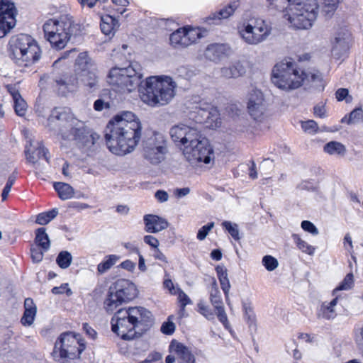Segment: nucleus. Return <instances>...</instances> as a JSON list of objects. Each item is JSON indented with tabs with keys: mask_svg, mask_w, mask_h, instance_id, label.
Masks as SVG:
<instances>
[{
	"mask_svg": "<svg viewBox=\"0 0 363 363\" xmlns=\"http://www.w3.org/2000/svg\"><path fill=\"white\" fill-rule=\"evenodd\" d=\"M25 152L27 160L33 164H36L38 161L43 157L48 163L49 162V158L47 156L48 150L41 144H39L38 147L32 152H30V150L26 147Z\"/></svg>",
	"mask_w": 363,
	"mask_h": 363,
	"instance_id": "obj_27",
	"label": "nucleus"
},
{
	"mask_svg": "<svg viewBox=\"0 0 363 363\" xmlns=\"http://www.w3.org/2000/svg\"><path fill=\"white\" fill-rule=\"evenodd\" d=\"M145 230L147 233H157L167 228V220L154 214H146L143 216Z\"/></svg>",
	"mask_w": 363,
	"mask_h": 363,
	"instance_id": "obj_20",
	"label": "nucleus"
},
{
	"mask_svg": "<svg viewBox=\"0 0 363 363\" xmlns=\"http://www.w3.org/2000/svg\"><path fill=\"white\" fill-rule=\"evenodd\" d=\"M316 0H301L289 8L288 21L297 29H308L316 19Z\"/></svg>",
	"mask_w": 363,
	"mask_h": 363,
	"instance_id": "obj_12",
	"label": "nucleus"
},
{
	"mask_svg": "<svg viewBox=\"0 0 363 363\" xmlns=\"http://www.w3.org/2000/svg\"><path fill=\"white\" fill-rule=\"evenodd\" d=\"M35 242L37 245L36 247L42 248L43 251H48L50 249V241L45 228H40L36 230Z\"/></svg>",
	"mask_w": 363,
	"mask_h": 363,
	"instance_id": "obj_29",
	"label": "nucleus"
},
{
	"mask_svg": "<svg viewBox=\"0 0 363 363\" xmlns=\"http://www.w3.org/2000/svg\"><path fill=\"white\" fill-rule=\"evenodd\" d=\"M344 247L350 252L352 250V240L350 235L347 233L344 238Z\"/></svg>",
	"mask_w": 363,
	"mask_h": 363,
	"instance_id": "obj_61",
	"label": "nucleus"
},
{
	"mask_svg": "<svg viewBox=\"0 0 363 363\" xmlns=\"http://www.w3.org/2000/svg\"><path fill=\"white\" fill-rule=\"evenodd\" d=\"M340 298L339 296H336L330 302L328 303H323L321 306L322 310V315L324 318L330 320L333 319L336 317L337 313L335 309L338 300Z\"/></svg>",
	"mask_w": 363,
	"mask_h": 363,
	"instance_id": "obj_32",
	"label": "nucleus"
},
{
	"mask_svg": "<svg viewBox=\"0 0 363 363\" xmlns=\"http://www.w3.org/2000/svg\"><path fill=\"white\" fill-rule=\"evenodd\" d=\"M110 108L108 102L104 101L103 99H99L95 101L94 104V108L96 111H101L104 109H108Z\"/></svg>",
	"mask_w": 363,
	"mask_h": 363,
	"instance_id": "obj_55",
	"label": "nucleus"
},
{
	"mask_svg": "<svg viewBox=\"0 0 363 363\" xmlns=\"http://www.w3.org/2000/svg\"><path fill=\"white\" fill-rule=\"evenodd\" d=\"M75 76L54 74L52 79L60 89L70 91L78 84L89 89H95L98 85V77L95 72V64L86 52L79 54L75 63Z\"/></svg>",
	"mask_w": 363,
	"mask_h": 363,
	"instance_id": "obj_5",
	"label": "nucleus"
},
{
	"mask_svg": "<svg viewBox=\"0 0 363 363\" xmlns=\"http://www.w3.org/2000/svg\"><path fill=\"white\" fill-rule=\"evenodd\" d=\"M222 225L226 230H228L232 238H233L235 240H240V238L239 235L238 226L236 223H232L230 221H224L223 222Z\"/></svg>",
	"mask_w": 363,
	"mask_h": 363,
	"instance_id": "obj_44",
	"label": "nucleus"
},
{
	"mask_svg": "<svg viewBox=\"0 0 363 363\" xmlns=\"http://www.w3.org/2000/svg\"><path fill=\"white\" fill-rule=\"evenodd\" d=\"M50 124L56 123L63 139L73 140L84 146L94 145L99 135L86 130L84 123L74 117L69 108H55L49 118Z\"/></svg>",
	"mask_w": 363,
	"mask_h": 363,
	"instance_id": "obj_4",
	"label": "nucleus"
},
{
	"mask_svg": "<svg viewBox=\"0 0 363 363\" xmlns=\"http://www.w3.org/2000/svg\"><path fill=\"white\" fill-rule=\"evenodd\" d=\"M143 240L145 243L150 245L152 248L155 249L159 247L160 242L159 240L152 235H145L144 236Z\"/></svg>",
	"mask_w": 363,
	"mask_h": 363,
	"instance_id": "obj_56",
	"label": "nucleus"
},
{
	"mask_svg": "<svg viewBox=\"0 0 363 363\" xmlns=\"http://www.w3.org/2000/svg\"><path fill=\"white\" fill-rule=\"evenodd\" d=\"M239 6V0H232L218 12L211 13L207 18L206 21L208 22V23H211V21H220L222 19H226L233 16Z\"/></svg>",
	"mask_w": 363,
	"mask_h": 363,
	"instance_id": "obj_21",
	"label": "nucleus"
},
{
	"mask_svg": "<svg viewBox=\"0 0 363 363\" xmlns=\"http://www.w3.org/2000/svg\"><path fill=\"white\" fill-rule=\"evenodd\" d=\"M250 116L256 121L261 122L265 118L266 106L264 103L259 105L247 106Z\"/></svg>",
	"mask_w": 363,
	"mask_h": 363,
	"instance_id": "obj_33",
	"label": "nucleus"
},
{
	"mask_svg": "<svg viewBox=\"0 0 363 363\" xmlns=\"http://www.w3.org/2000/svg\"><path fill=\"white\" fill-rule=\"evenodd\" d=\"M246 72V67L243 62H235L230 67H223L220 70L221 75L225 78H237Z\"/></svg>",
	"mask_w": 363,
	"mask_h": 363,
	"instance_id": "obj_25",
	"label": "nucleus"
},
{
	"mask_svg": "<svg viewBox=\"0 0 363 363\" xmlns=\"http://www.w3.org/2000/svg\"><path fill=\"white\" fill-rule=\"evenodd\" d=\"M185 28H179L170 35L169 40L174 47H186L184 44Z\"/></svg>",
	"mask_w": 363,
	"mask_h": 363,
	"instance_id": "obj_40",
	"label": "nucleus"
},
{
	"mask_svg": "<svg viewBox=\"0 0 363 363\" xmlns=\"http://www.w3.org/2000/svg\"><path fill=\"white\" fill-rule=\"evenodd\" d=\"M72 256L66 250L61 251L57 258L56 262L61 269H67L72 264Z\"/></svg>",
	"mask_w": 363,
	"mask_h": 363,
	"instance_id": "obj_41",
	"label": "nucleus"
},
{
	"mask_svg": "<svg viewBox=\"0 0 363 363\" xmlns=\"http://www.w3.org/2000/svg\"><path fill=\"white\" fill-rule=\"evenodd\" d=\"M170 352H173L185 363H195V357L184 344L172 340L169 345Z\"/></svg>",
	"mask_w": 363,
	"mask_h": 363,
	"instance_id": "obj_22",
	"label": "nucleus"
},
{
	"mask_svg": "<svg viewBox=\"0 0 363 363\" xmlns=\"http://www.w3.org/2000/svg\"><path fill=\"white\" fill-rule=\"evenodd\" d=\"M174 330V323L171 321L164 322L161 326V332L165 335H172Z\"/></svg>",
	"mask_w": 363,
	"mask_h": 363,
	"instance_id": "obj_54",
	"label": "nucleus"
},
{
	"mask_svg": "<svg viewBox=\"0 0 363 363\" xmlns=\"http://www.w3.org/2000/svg\"><path fill=\"white\" fill-rule=\"evenodd\" d=\"M210 301L216 311L218 320L225 328H228V317L225 311L223 303L220 296V292L215 279L213 280L210 290Z\"/></svg>",
	"mask_w": 363,
	"mask_h": 363,
	"instance_id": "obj_19",
	"label": "nucleus"
},
{
	"mask_svg": "<svg viewBox=\"0 0 363 363\" xmlns=\"http://www.w3.org/2000/svg\"><path fill=\"white\" fill-rule=\"evenodd\" d=\"M363 118V110L358 107L352 111L349 115L345 116L341 119V123L347 124H354L359 123Z\"/></svg>",
	"mask_w": 363,
	"mask_h": 363,
	"instance_id": "obj_36",
	"label": "nucleus"
},
{
	"mask_svg": "<svg viewBox=\"0 0 363 363\" xmlns=\"http://www.w3.org/2000/svg\"><path fill=\"white\" fill-rule=\"evenodd\" d=\"M120 266L122 269H124L129 272H133L135 268V263L132 262L131 260L127 259L121 262Z\"/></svg>",
	"mask_w": 363,
	"mask_h": 363,
	"instance_id": "obj_59",
	"label": "nucleus"
},
{
	"mask_svg": "<svg viewBox=\"0 0 363 363\" xmlns=\"http://www.w3.org/2000/svg\"><path fill=\"white\" fill-rule=\"evenodd\" d=\"M244 310L245 318L250 324H252L255 320V315L252 309L250 306L245 305Z\"/></svg>",
	"mask_w": 363,
	"mask_h": 363,
	"instance_id": "obj_57",
	"label": "nucleus"
},
{
	"mask_svg": "<svg viewBox=\"0 0 363 363\" xmlns=\"http://www.w3.org/2000/svg\"><path fill=\"white\" fill-rule=\"evenodd\" d=\"M219 281L220 284L221 289L225 294L226 301L228 302V295L230 289V284L228 277L220 279ZM228 304H229V303H228Z\"/></svg>",
	"mask_w": 363,
	"mask_h": 363,
	"instance_id": "obj_53",
	"label": "nucleus"
},
{
	"mask_svg": "<svg viewBox=\"0 0 363 363\" xmlns=\"http://www.w3.org/2000/svg\"><path fill=\"white\" fill-rule=\"evenodd\" d=\"M271 30V27L264 20L255 19L244 23L239 28V33L247 44L256 45L267 40Z\"/></svg>",
	"mask_w": 363,
	"mask_h": 363,
	"instance_id": "obj_15",
	"label": "nucleus"
},
{
	"mask_svg": "<svg viewBox=\"0 0 363 363\" xmlns=\"http://www.w3.org/2000/svg\"><path fill=\"white\" fill-rule=\"evenodd\" d=\"M135 285L130 281L120 279L113 283L108 289L104 305L108 313H113L123 303L128 302L137 296Z\"/></svg>",
	"mask_w": 363,
	"mask_h": 363,
	"instance_id": "obj_11",
	"label": "nucleus"
},
{
	"mask_svg": "<svg viewBox=\"0 0 363 363\" xmlns=\"http://www.w3.org/2000/svg\"><path fill=\"white\" fill-rule=\"evenodd\" d=\"M167 152L165 137L160 133H154L147 137L143 143V155L152 164L162 162Z\"/></svg>",
	"mask_w": 363,
	"mask_h": 363,
	"instance_id": "obj_14",
	"label": "nucleus"
},
{
	"mask_svg": "<svg viewBox=\"0 0 363 363\" xmlns=\"http://www.w3.org/2000/svg\"><path fill=\"white\" fill-rule=\"evenodd\" d=\"M340 0H320L319 9H321V13L325 20L331 19L337 11Z\"/></svg>",
	"mask_w": 363,
	"mask_h": 363,
	"instance_id": "obj_26",
	"label": "nucleus"
},
{
	"mask_svg": "<svg viewBox=\"0 0 363 363\" xmlns=\"http://www.w3.org/2000/svg\"><path fill=\"white\" fill-rule=\"evenodd\" d=\"M354 286V276L352 273L347 274L344 279L339 284V285L333 290V295L338 296L337 294L340 291L350 290Z\"/></svg>",
	"mask_w": 363,
	"mask_h": 363,
	"instance_id": "obj_39",
	"label": "nucleus"
},
{
	"mask_svg": "<svg viewBox=\"0 0 363 363\" xmlns=\"http://www.w3.org/2000/svg\"><path fill=\"white\" fill-rule=\"evenodd\" d=\"M292 238L298 249H300L302 252L308 255H312L314 253L315 247L308 245V243L301 240L298 234H293Z\"/></svg>",
	"mask_w": 363,
	"mask_h": 363,
	"instance_id": "obj_43",
	"label": "nucleus"
},
{
	"mask_svg": "<svg viewBox=\"0 0 363 363\" xmlns=\"http://www.w3.org/2000/svg\"><path fill=\"white\" fill-rule=\"evenodd\" d=\"M53 187L62 200H67L74 196V190L69 184L55 182Z\"/></svg>",
	"mask_w": 363,
	"mask_h": 363,
	"instance_id": "obj_28",
	"label": "nucleus"
},
{
	"mask_svg": "<svg viewBox=\"0 0 363 363\" xmlns=\"http://www.w3.org/2000/svg\"><path fill=\"white\" fill-rule=\"evenodd\" d=\"M120 259V257L116 255H110L105 257V259L98 264L97 272L100 274H103L109 270Z\"/></svg>",
	"mask_w": 363,
	"mask_h": 363,
	"instance_id": "obj_34",
	"label": "nucleus"
},
{
	"mask_svg": "<svg viewBox=\"0 0 363 363\" xmlns=\"http://www.w3.org/2000/svg\"><path fill=\"white\" fill-rule=\"evenodd\" d=\"M45 37L52 48L62 50L72 37L81 35L82 26L69 14H62L48 20L43 25Z\"/></svg>",
	"mask_w": 363,
	"mask_h": 363,
	"instance_id": "obj_6",
	"label": "nucleus"
},
{
	"mask_svg": "<svg viewBox=\"0 0 363 363\" xmlns=\"http://www.w3.org/2000/svg\"><path fill=\"white\" fill-rule=\"evenodd\" d=\"M40 56V49L30 35L21 34L11 40L10 57L18 66H30Z\"/></svg>",
	"mask_w": 363,
	"mask_h": 363,
	"instance_id": "obj_10",
	"label": "nucleus"
},
{
	"mask_svg": "<svg viewBox=\"0 0 363 363\" xmlns=\"http://www.w3.org/2000/svg\"><path fill=\"white\" fill-rule=\"evenodd\" d=\"M351 45L350 34L346 30L335 33L331 40V55L337 60H344L348 55Z\"/></svg>",
	"mask_w": 363,
	"mask_h": 363,
	"instance_id": "obj_17",
	"label": "nucleus"
},
{
	"mask_svg": "<svg viewBox=\"0 0 363 363\" xmlns=\"http://www.w3.org/2000/svg\"><path fill=\"white\" fill-rule=\"evenodd\" d=\"M140 71V66L136 62L125 68L114 67L109 72L108 82L116 92L129 94L143 86Z\"/></svg>",
	"mask_w": 363,
	"mask_h": 363,
	"instance_id": "obj_8",
	"label": "nucleus"
},
{
	"mask_svg": "<svg viewBox=\"0 0 363 363\" xmlns=\"http://www.w3.org/2000/svg\"><path fill=\"white\" fill-rule=\"evenodd\" d=\"M262 262L268 271L274 270L279 265L277 259L271 255H266L263 257Z\"/></svg>",
	"mask_w": 363,
	"mask_h": 363,
	"instance_id": "obj_46",
	"label": "nucleus"
},
{
	"mask_svg": "<svg viewBox=\"0 0 363 363\" xmlns=\"http://www.w3.org/2000/svg\"><path fill=\"white\" fill-rule=\"evenodd\" d=\"M52 293L55 295L66 293L68 296H70L72 294V291L69 288L68 284H62L60 286H55L52 288Z\"/></svg>",
	"mask_w": 363,
	"mask_h": 363,
	"instance_id": "obj_51",
	"label": "nucleus"
},
{
	"mask_svg": "<svg viewBox=\"0 0 363 363\" xmlns=\"http://www.w3.org/2000/svg\"><path fill=\"white\" fill-rule=\"evenodd\" d=\"M155 198L160 202H164L168 200L169 196L166 191L158 190L155 193Z\"/></svg>",
	"mask_w": 363,
	"mask_h": 363,
	"instance_id": "obj_62",
	"label": "nucleus"
},
{
	"mask_svg": "<svg viewBox=\"0 0 363 363\" xmlns=\"http://www.w3.org/2000/svg\"><path fill=\"white\" fill-rule=\"evenodd\" d=\"M301 226L304 231L310 233L313 235H315L318 233L315 225L308 220L302 221Z\"/></svg>",
	"mask_w": 363,
	"mask_h": 363,
	"instance_id": "obj_52",
	"label": "nucleus"
},
{
	"mask_svg": "<svg viewBox=\"0 0 363 363\" xmlns=\"http://www.w3.org/2000/svg\"><path fill=\"white\" fill-rule=\"evenodd\" d=\"M100 27L105 35H110L118 27V22L111 16L106 15L101 18Z\"/></svg>",
	"mask_w": 363,
	"mask_h": 363,
	"instance_id": "obj_30",
	"label": "nucleus"
},
{
	"mask_svg": "<svg viewBox=\"0 0 363 363\" xmlns=\"http://www.w3.org/2000/svg\"><path fill=\"white\" fill-rule=\"evenodd\" d=\"M7 90L11 95L13 101V107L16 113L19 116H23L27 111L28 105L26 101L22 98L19 91L15 86H7Z\"/></svg>",
	"mask_w": 363,
	"mask_h": 363,
	"instance_id": "obj_23",
	"label": "nucleus"
},
{
	"mask_svg": "<svg viewBox=\"0 0 363 363\" xmlns=\"http://www.w3.org/2000/svg\"><path fill=\"white\" fill-rule=\"evenodd\" d=\"M223 54V46L218 44H212L208 45L205 52V57L211 61H218Z\"/></svg>",
	"mask_w": 363,
	"mask_h": 363,
	"instance_id": "obj_31",
	"label": "nucleus"
},
{
	"mask_svg": "<svg viewBox=\"0 0 363 363\" xmlns=\"http://www.w3.org/2000/svg\"><path fill=\"white\" fill-rule=\"evenodd\" d=\"M17 11L11 0L0 1V38L4 37L16 26Z\"/></svg>",
	"mask_w": 363,
	"mask_h": 363,
	"instance_id": "obj_16",
	"label": "nucleus"
},
{
	"mask_svg": "<svg viewBox=\"0 0 363 363\" xmlns=\"http://www.w3.org/2000/svg\"><path fill=\"white\" fill-rule=\"evenodd\" d=\"M202 35L199 28H185V36L184 43L186 47L195 43L198 39H200Z\"/></svg>",
	"mask_w": 363,
	"mask_h": 363,
	"instance_id": "obj_37",
	"label": "nucleus"
},
{
	"mask_svg": "<svg viewBox=\"0 0 363 363\" xmlns=\"http://www.w3.org/2000/svg\"><path fill=\"white\" fill-rule=\"evenodd\" d=\"M25 311L21 318V322L25 326H30L33 324L37 313V308L33 301L30 298H27L24 301Z\"/></svg>",
	"mask_w": 363,
	"mask_h": 363,
	"instance_id": "obj_24",
	"label": "nucleus"
},
{
	"mask_svg": "<svg viewBox=\"0 0 363 363\" xmlns=\"http://www.w3.org/2000/svg\"><path fill=\"white\" fill-rule=\"evenodd\" d=\"M304 73L297 69L296 63L287 58L277 63L272 72V82L279 89L289 91L300 87Z\"/></svg>",
	"mask_w": 363,
	"mask_h": 363,
	"instance_id": "obj_9",
	"label": "nucleus"
},
{
	"mask_svg": "<svg viewBox=\"0 0 363 363\" xmlns=\"http://www.w3.org/2000/svg\"><path fill=\"white\" fill-rule=\"evenodd\" d=\"M83 329L86 335L91 339L94 340L96 337V332L88 323L83 324Z\"/></svg>",
	"mask_w": 363,
	"mask_h": 363,
	"instance_id": "obj_60",
	"label": "nucleus"
},
{
	"mask_svg": "<svg viewBox=\"0 0 363 363\" xmlns=\"http://www.w3.org/2000/svg\"><path fill=\"white\" fill-rule=\"evenodd\" d=\"M178 298H179L180 304H181L182 311H184L185 306L187 304L191 303V300L189 298V296L183 291H181L179 294Z\"/></svg>",
	"mask_w": 363,
	"mask_h": 363,
	"instance_id": "obj_58",
	"label": "nucleus"
},
{
	"mask_svg": "<svg viewBox=\"0 0 363 363\" xmlns=\"http://www.w3.org/2000/svg\"><path fill=\"white\" fill-rule=\"evenodd\" d=\"M112 331L122 339L130 340L146 331L153 323L150 311L143 307L119 309L111 318Z\"/></svg>",
	"mask_w": 363,
	"mask_h": 363,
	"instance_id": "obj_3",
	"label": "nucleus"
},
{
	"mask_svg": "<svg viewBox=\"0 0 363 363\" xmlns=\"http://www.w3.org/2000/svg\"><path fill=\"white\" fill-rule=\"evenodd\" d=\"M58 213L57 209H52L48 212L39 213L37 216L35 222L39 225H46L53 218H55Z\"/></svg>",
	"mask_w": 363,
	"mask_h": 363,
	"instance_id": "obj_42",
	"label": "nucleus"
},
{
	"mask_svg": "<svg viewBox=\"0 0 363 363\" xmlns=\"http://www.w3.org/2000/svg\"><path fill=\"white\" fill-rule=\"evenodd\" d=\"M142 135V125L135 115L124 111L116 115L106 126L105 138L109 150L117 155L133 152Z\"/></svg>",
	"mask_w": 363,
	"mask_h": 363,
	"instance_id": "obj_1",
	"label": "nucleus"
},
{
	"mask_svg": "<svg viewBox=\"0 0 363 363\" xmlns=\"http://www.w3.org/2000/svg\"><path fill=\"white\" fill-rule=\"evenodd\" d=\"M335 98L338 101L345 100L347 103H350L352 100V97L349 95V90L346 88H340L335 91Z\"/></svg>",
	"mask_w": 363,
	"mask_h": 363,
	"instance_id": "obj_48",
	"label": "nucleus"
},
{
	"mask_svg": "<svg viewBox=\"0 0 363 363\" xmlns=\"http://www.w3.org/2000/svg\"><path fill=\"white\" fill-rule=\"evenodd\" d=\"M46 251H43L42 248H39L36 246H32L30 248V256L32 261L34 263H39L40 262L44 256V252Z\"/></svg>",
	"mask_w": 363,
	"mask_h": 363,
	"instance_id": "obj_47",
	"label": "nucleus"
},
{
	"mask_svg": "<svg viewBox=\"0 0 363 363\" xmlns=\"http://www.w3.org/2000/svg\"><path fill=\"white\" fill-rule=\"evenodd\" d=\"M196 113L201 116V118L196 119V125L199 128V124L202 123H208L212 128H216L220 126L221 121L218 109L211 104L199 102L196 107Z\"/></svg>",
	"mask_w": 363,
	"mask_h": 363,
	"instance_id": "obj_18",
	"label": "nucleus"
},
{
	"mask_svg": "<svg viewBox=\"0 0 363 363\" xmlns=\"http://www.w3.org/2000/svg\"><path fill=\"white\" fill-rule=\"evenodd\" d=\"M169 134L174 143L181 147L184 156L190 163H210L213 155V148L196 125L181 123L174 125L170 129Z\"/></svg>",
	"mask_w": 363,
	"mask_h": 363,
	"instance_id": "obj_2",
	"label": "nucleus"
},
{
	"mask_svg": "<svg viewBox=\"0 0 363 363\" xmlns=\"http://www.w3.org/2000/svg\"><path fill=\"white\" fill-rule=\"evenodd\" d=\"M198 311L205 316L208 320H213L214 319V313L211 311V309L206 306L203 302L200 301L198 305Z\"/></svg>",
	"mask_w": 363,
	"mask_h": 363,
	"instance_id": "obj_49",
	"label": "nucleus"
},
{
	"mask_svg": "<svg viewBox=\"0 0 363 363\" xmlns=\"http://www.w3.org/2000/svg\"><path fill=\"white\" fill-rule=\"evenodd\" d=\"M301 128L305 133L308 135H313L318 130V125L313 120H308L301 121Z\"/></svg>",
	"mask_w": 363,
	"mask_h": 363,
	"instance_id": "obj_45",
	"label": "nucleus"
},
{
	"mask_svg": "<svg viewBox=\"0 0 363 363\" xmlns=\"http://www.w3.org/2000/svg\"><path fill=\"white\" fill-rule=\"evenodd\" d=\"M213 222L208 223L207 225L201 227L198 231L196 235L197 239L199 240H203L206 238L209 232L213 228Z\"/></svg>",
	"mask_w": 363,
	"mask_h": 363,
	"instance_id": "obj_50",
	"label": "nucleus"
},
{
	"mask_svg": "<svg viewBox=\"0 0 363 363\" xmlns=\"http://www.w3.org/2000/svg\"><path fill=\"white\" fill-rule=\"evenodd\" d=\"M264 103V96L262 91L253 88L248 94L247 106L259 105Z\"/></svg>",
	"mask_w": 363,
	"mask_h": 363,
	"instance_id": "obj_38",
	"label": "nucleus"
},
{
	"mask_svg": "<svg viewBox=\"0 0 363 363\" xmlns=\"http://www.w3.org/2000/svg\"><path fill=\"white\" fill-rule=\"evenodd\" d=\"M85 346L79 343L77 336L71 333H62L55 344L52 356L60 363H69L79 358Z\"/></svg>",
	"mask_w": 363,
	"mask_h": 363,
	"instance_id": "obj_13",
	"label": "nucleus"
},
{
	"mask_svg": "<svg viewBox=\"0 0 363 363\" xmlns=\"http://www.w3.org/2000/svg\"><path fill=\"white\" fill-rule=\"evenodd\" d=\"M323 150L330 155H344L346 152L345 146L337 141L328 143L324 146Z\"/></svg>",
	"mask_w": 363,
	"mask_h": 363,
	"instance_id": "obj_35",
	"label": "nucleus"
},
{
	"mask_svg": "<svg viewBox=\"0 0 363 363\" xmlns=\"http://www.w3.org/2000/svg\"><path fill=\"white\" fill-rule=\"evenodd\" d=\"M177 86L169 76H150L140 88V98L149 106H164L173 99Z\"/></svg>",
	"mask_w": 363,
	"mask_h": 363,
	"instance_id": "obj_7",
	"label": "nucleus"
},
{
	"mask_svg": "<svg viewBox=\"0 0 363 363\" xmlns=\"http://www.w3.org/2000/svg\"><path fill=\"white\" fill-rule=\"evenodd\" d=\"M216 271L218 279L228 277L227 269L223 266H217L216 267Z\"/></svg>",
	"mask_w": 363,
	"mask_h": 363,
	"instance_id": "obj_63",
	"label": "nucleus"
},
{
	"mask_svg": "<svg viewBox=\"0 0 363 363\" xmlns=\"http://www.w3.org/2000/svg\"><path fill=\"white\" fill-rule=\"evenodd\" d=\"M190 193V189L189 187L177 189L174 191V194L178 198L184 197Z\"/></svg>",
	"mask_w": 363,
	"mask_h": 363,
	"instance_id": "obj_64",
	"label": "nucleus"
}]
</instances>
